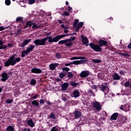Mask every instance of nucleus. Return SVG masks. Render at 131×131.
<instances>
[{
	"mask_svg": "<svg viewBox=\"0 0 131 131\" xmlns=\"http://www.w3.org/2000/svg\"><path fill=\"white\" fill-rule=\"evenodd\" d=\"M66 6H68V5H69V3H68V2L67 1V2H66Z\"/></svg>",
	"mask_w": 131,
	"mask_h": 131,
	"instance_id": "338daca9",
	"label": "nucleus"
},
{
	"mask_svg": "<svg viewBox=\"0 0 131 131\" xmlns=\"http://www.w3.org/2000/svg\"><path fill=\"white\" fill-rule=\"evenodd\" d=\"M20 61L21 58L20 57H15V55H13L6 61L5 67H8L9 65L14 66L16 63H19Z\"/></svg>",
	"mask_w": 131,
	"mask_h": 131,
	"instance_id": "f03ea898",
	"label": "nucleus"
},
{
	"mask_svg": "<svg viewBox=\"0 0 131 131\" xmlns=\"http://www.w3.org/2000/svg\"><path fill=\"white\" fill-rule=\"evenodd\" d=\"M50 118H52V119H56V117L55 116V114L52 113L50 115Z\"/></svg>",
	"mask_w": 131,
	"mask_h": 131,
	"instance_id": "4c0bfd02",
	"label": "nucleus"
},
{
	"mask_svg": "<svg viewBox=\"0 0 131 131\" xmlns=\"http://www.w3.org/2000/svg\"><path fill=\"white\" fill-rule=\"evenodd\" d=\"M32 25V28H33V29H37L39 28V27H41V25H38V24L35 23H33Z\"/></svg>",
	"mask_w": 131,
	"mask_h": 131,
	"instance_id": "aec40b11",
	"label": "nucleus"
},
{
	"mask_svg": "<svg viewBox=\"0 0 131 131\" xmlns=\"http://www.w3.org/2000/svg\"><path fill=\"white\" fill-rule=\"evenodd\" d=\"M67 88H68V83H64L61 85V89L63 91H66V90H67Z\"/></svg>",
	"mask_w": 131,
	"mask_h": 131,
	"instance_id": "bb28decb",
	"label": "nucleus"
},
{
	"mask_svg": "<svg viewBox=\"0 0 131 131\" xmlns=\"http://www.w3.org/2000/svg\"><path fill=\"white\" fill-rule=\"evenodd\" d=\"M36 84V80L35 79H32L30 81L31 85H35Z\"/></svg>",
	"mask_w": 131,
	"mask_h": 131,
	"instance_id": "c85d7f7f",
	"label": "nucleus"
},
{
	"mask_svg": "<svg viewBox=\"0 0 131 131\" xmlns=\"http://www.w3.org/2000/svg\"><path fill=\"white\" fill-rule=\"evenodd\" d=\"M92 106L94 110H96L97 111H101V110H102V105L101 104V103H100L99 102H93Z\"/></svg>",
	"mask_w": 131,
	"mask_h": 131,
	"instance_id": "0eeeda50",
	"label": "nucleus"
},
{
	"mask_svg": "<svg viewBox=\"0 0 131 131\" xmlns=\"http://www.w3.org/2000/svg\"><path fill=\"white\" fill-rule=\"evenodd\" d=\"M39 102H40V104H44V103H45V100H43V99H40Z\"/></svg>",
	"mask_w": 131,
	"mask_h": 131,
	"instance_id": "864d4df0",
	"label": "nucleus"
},
{
	"mask_svg": "<svg viewBox=\"0 0 131 131\" xmlns=\"http://www.w3.org/2000/svg\"><path fill=\"white\" fill-rule=\"evenodd\" d=\"M32 21H28L26 23V25L22 28V29H26L27 27H31L32 26Z\"/></svg>",
	"mask_w": 131,
	"mask_h": 131,
	"instance_id": "6ab92c4d",
	"label": "nucleus"
},
{
	"mask_svg": "<svg viewBox=\"0 0 131 131\" xmlns=\"http://www.w3.org/2000/svg\"><path fill=\"white\" fill-rule=\"evenodd\" d=\"M89 75H90V72L87 70L83 71L80 74V77H82V78H85V77H88Z\"/></svg>",
	"mask_w": 131,
	"mask_h": 131,
	"instance_id": "9d476101",
	"label": "nucleus"
},
{
	"mask_svg": "<svg viewBox=\"0 0 131 131\" xmlns=\"http://www.w3.org/2000/svg\"><path fill=\"white\" fill-rule=\"evenodd\" d=\"M83 60V59H85V57H76L74 56L71 58V60H79V59Z\"/></svg>",
	"mask_w": 131,
	"mask_h": 131,
	"instance_id": "a878e982",
	"label": "nucleus"
},
{
	"mask_svg": "<svg viewBox=\"0 0 131 131\" xmlns=\"http://www.w3.org/2000/svg\"><path fill=\"white\" fill-rule=\"evenodd\" d=\"M120 55L123 56L124 57H129V56H130L129 52H127V51H124V53L121 52L120 53Z\"/></svg>",
	"mask_w": 131,
	"mask_h": 131,
	"instance_id": "412c9836",
	"label": "nucleus"
},
{
	"mask_svg": "<svg viewBox=\"0 0 131 131\" xmlns=\"http://www.w3.org/2000/svg\"><path fill=\"white\" fill-rule=\"evenodd\" d=\"M47 104H48V105H52V103L50 101H48Z\"/></svg>",
	"mask_w": 131,
	"mask_h": 131,
	"instance_id": "69168bd1",
	"label": "nucleus"
},
{
	"mask_svg": "<svg viewBox=\"0 0 131 131\" xmlns=\"http://www.w3.org/2000/svg\"><path fill=\"white\" fill-rule=\"evenodd\" d=\"M59 45H63L66 46V47H72V45H73V42L70 39H67L64 40H61L58 41Z\"/></svg>",
	"mask_w": 131,
	"mask_h": 131,
	"instance_id": "423d86ee",
	"label": "nucleus"
},
{
	"mask_svg": "<svg viewBox=\"0 0 131 131\" xmlns=\"http://www.w3.org/2000/svg\"><path fill=\"white\" fill-rule=\"evenodd\" d=\"M67 99V95H66V94H63L62 96V101H64V102H66Z\"/></svg>",
	"mask_w": 131,
	"mask_h": 131,
	"instance_id": "7c9ffc66",
	"label": "nucleus"
},
{
	"mask_svg": "<svg viewBox=\"0 0 131 131\" xmlns=\"http://www.w3.org/2000/svg\"><path fill=\"white\" fill-rule=\"evenodd\" d=\"M57 66H58V64L57 63H51L50 64V68L51 70H54V69H56Z\"/></svg>",
	"mask_w": 131,
	"mask_h": 131,
	"instance_id": "4be33fe9",
	"label": "nucleus"
},
{
	"mask_svg": "<svg viewBox=\"0 0 131 131\" xmlns=\"http://www.w3.org/2000/svg\"><path fill=\"white\" fill-rule=\"evenodd\" d=\"M58 22H59V23H63V22L62 21V20H58Z\"/></svg>",
	"mask_w": 131,
	"mask_h": 131,
	"instance_id": "774afa93",
	"label": "nucleus"
},
{
	"mask_svg": "<svg viewBox=\"0 0 131 131\" xmlns=\"http://www.w3.org/2000/svg\"><path fill=\"white\" fill-rule=\"evenodd\" d=\"M30 41H31V39L25 40V41H24L23 42V43L20 45V47L21 48H25V47H26V46H27V45H28L29 43V42H30Z\"/></svg>",
	"mask_w": 131,
	"mask_h": 131,
	"instance_id": "ddd939ff",
	"label": "nucleus"
},
{
	"mask_svg": "<svg viewBox=\"0 0 131 131\" xmlns=\"http://www.w3.org/2000/svg\"><path fill=\"white\" fill-rule=\"evenodd\" d=\"M128 107V105H121L120 107V109H121V110H123V111H127V108Z\"/></svg>",
	"mask_w": 131,
	"mask_h": 131,
	"instance_id": "b1692460",
	"label": "nucleus"
},
{
	"mask_svg": "<svg viewBox=\"0 0 131 131\" xmlns=\"http://www.w3.org/2000/svg\"><path fill=\"white\" fill-rule=\"evenodd\" d=\"M18 123H20L21 122V119H17Z\"/></svg>",
	"mask_w": 131,
	"mask_h": 131,
	"instance_id": "680f3d73",
	"label": "nucleus"
},
{
	"mask_svg": "<svg viewBox=\"0 0 131 131\" xmlns=\"http://www.w3.org/2000/svg\"><path fill=\"white\" fill-rule=\"evenodd\" d=\"M24 130H25V131H30V128H28V129L25 128V129H24Z\"/></svg>",
	"mask_w": 131,
	"mask_h": 131,
	"instance_id": "0e129e2a",
	"label": "nucleus"
},
{
	"mask_svg": "<svg viewBox=\"0 0 131 131\" xmlns=\"http://www.w3.org/2000/svg\"><path fill=\"white\" fill-rule=\"evenodd\" d=\"M37 98H38V95H35V96L31 97V99L32 100H35L36 99H37Z\"/></svg>",
	"mask_w": 131,
	"mask_h": 131,
	"instance_id": "a19ab883",
	"label": "nucleus"
},
{
	"mask_svg": "<svg viewBox=\"0 0 131 131\" xmlns=\"http://www.w3.org/2000/svg\"><path fill=\"white\" fill-rule=\"evenodd\" d=\"M128 49H131V43L130 42V43L128 45Z\"/></svg>",
	"mask_w": 131,
	"mask_h": 131,
	"instance_id": "e2e57ef3",
	"label": "nucleus"
},
{
	"mask_svg": "<svg viewBox=\"0 0 131 131\" xmlns=\"http://www.w3.org/2000/svg\"><path fill=\"white\" fill-rule=\"evenodd\" d=\"M124 85H125V88H127L128 86H129V81L126 82L124 84Z\"/></svg>",
	"mask_w": 131,
	"mask_h": 131,
	"instance_id": "49530a36",
	"label": "nucleus"
},
{
	"mask_svg": "<svg viewBox=\"0 0 131 131\" xmlns=\"http://www.w3.org/2000/svg\"><path fill=\"white\" fill-rule=\"evenodd\" d=\"M62 70L63 71H69V70H70V69H69V68L67 67H64L62 68Z\"/></svg>",
	"mask_w": 131,
	"mask_h": 131,
	"instance_id": "37998d69",
	"label": "nucleus"
},
{
	"mask_svg": "<svg viewBox=\"0 0 131 131\" xmlns=\"http://www.w3.org/2000/svg\"><path fill=\"white\" fill-rule=\"evenodd\" d=\"M8 47H10V48H11V47H13V43H9L8 44Z\"/></svg>",
	"mask_w": 131,
	"mask_h": 131,
	"instance_id": "6e6d98bb",
	"label": "nucleus"
},
{
	"mask_svg": "<svg viewBox=\"0 0 131 131\" xmlns=\"http://www.w3.org/2000/svg\"><path fill=\"white\" fill-rule=\"evenodd\" d=\"M99 45H95L93 43H90L89 46L92 50L95 51V52H102V48L101 47H103V46H107V41L99 39L98 41Z\"/></svg>",
	"mask_w": 131,
	"mask_h": 131,
	"instance_id": "f257e3e1",
	"label": "nucleus"
},
{
	"mask_svg": "<svg viewBox=\"0 0 131 131\" xmlns=\"http://www.w3.org/2000/svg\"><path fill=\"white\" fill-rule=\"evenodd\" d=\"M65 76V74H64L63 73H60L59 74V77L60 78H63V77H64Z\"/></svg>",
	"mask_w": 131,
	"mask_h": 131,
	"instance_id": "09e8293b",
	"label": "nucleus"
},
{
	"mask_svg": "<svg viewBox=\"0 0 131 131\" xmlns=\"http://www.w3.org/2000/svg\"><path fill=\"white\" fill-rule=\"evenodd\" d=\"M71 40V41H72V40H74L75 39V37L73 36V37H71V39H70Z\"/></svg>",
	"mask_w": 131,
	"mask_h": 131,
	"instance_id": "4d7b16f0",
	"label": "nucleus"
},
{
	"mask_svg": "<svg viewBox=\"0 0 131 131\" xmlns=\"http://www.w3.org/2000/svg\"><path fill=\"white\" fill-rule=\"evenodd\" d=\"M32 105H33L34 106H35L36 107H37L39 106V103L37 102L36 100H34L31 102Z\"/></svg>",
	"mask_w": 131,
	"mask_h": 131,
	"instance_id": "cd10ccee",
	"label": "nucleus"
},
{
	"mask_svg": "<svg viewBox=\"0 0 131 131\" xmlns=\"http://www.w3.org/2000/svg\"><path fill=\"white\" fill-rule=\"evenodd\" d=\"M117 116H118V113H115L113 115H112L111 118L112 120H116L117 119Z\"/></svg>",
	"mask_w": 131,
	"mask_h": 131,
	"instance_id": "393cba45",
	"label": "nucleus"
},
{
	"mask_svg": "<svg viewBox=\"0 0 131 131\" xmlns=\"http://www.w3.org/2000/svg\"><path fill=\"white\" fill-rule=\"evenodd\" d=\"M31 71L32 73H36V74L42 73V71H41V70L36 68H33Z\"/></svg>",
	"mask_w": 131,
	"mask_h": 131,
	"instance_id": "f8f14e48",
	"label": "nucleus"
},
{
	"mask_svg": "<svg viewBox=\"0 0 131 131\" xmlns=\"http://www.w3.org/2000/svg\"><path fill=\"white\" fill-rule=\"evenodd\" d=\"M3 49H5V47H4V43L2 41L0 40V50H3Z\"/></svg>",
	"mask_w": 131,
	"mask_h": 131,
	"instance_id": "2f4dec72",
	"label": "nucleus"
},
{
	"mask_svg": "<svg viewBox=\"0 0 131 131\" xmlns=\"http://www.w3.org/2000/svg\"><path fill=\"white\" fill-rule=\"evenodd\" d=\"M69 34H62L57 35L54 38L52 37L51 36H49L48 37H45V38H47L48 39V42H57L59 41L61 38H63V37H66V36H68Z\"/></svg>",
	"mask_w": 131,
	"mask_h": 131,
	"instance_id": "7ed1b4c3",
	"label": "nucleus"
},
{
	"mask_svg": "<svg viewBox=\"0 0 131 131\" xmlns=\"http://www.w3.org/2000/svg\"><path fill=\"white\" fill-rule=\"evenodd\" d=\"M81 40L83 45H87V43H89V39L84 35L81 36Z\"/></svg>",
	"mask_w": 131,
	"mask_h": 131,
	"instance_id": "4468645a",
	"label": "nucleus"
},
{
	"mask_svg": "<svg viewBox=\"0 0 131 131\" xmlns=\"http://www.w3.org/2000/svg\"><path fill=\"white\" fill-rule=\"evenodd\" d=\"M85 62V60H75L72 62V64H74L75 65H78L79 64H84Z\"/></svg>",
	"mask_w": 131,
	"mask_h": 131,
	"instance_id": "2eb2a0df",
	"label": "nucleus"
},
{
	"mask_svg": "<svg viewBox=\"0 0 131 131\" xmlns=\"http://www.w3.org/2000/svg\"><path fill=\"white\" fill-rule=\"evenodd\" d=\"M35 3V0H29V4L30 5H32V4H34Z\"/></svg>",
	"mask_w": 131,
	"mask_h": 131,
	"instance_id": "a18cd8bd",
	"label": "nucleus"
},
{
	"mask_svg": "<svg viewBox=\"0 0 131 131\" xmlns=\"http://www.w3.org/2000/svg\"><path fill=\"white\" fill-rule=\"evenodd\" d=\"M50 131H58V127H57V126H54Z\"/></svg>",
	"mask_w": 131,
	"mask_h": 131,
	"instance_id": "79ce46f5",
	"label": "nucleus"
},
{
	"mask_svg": "<svg viewBox=\"0 0 131 131\" xmlns=\"http://www.w3.org/2000/svg\"><path fill=\"white\" fill-rule=\"evenodd\" d=\"M100 91H102L104 94V95H108L109 94L110 90L109 88L106 86H104V85H102L99 88Z\"/></svg>",
	"mask_w": 131,
	"mask_h": 131,
	"instance_id": "1a4fd4ad",
	"label": "nucleus"
},
{
	"mask_svg": "<svg viewBox=\"0 0 131 131\" xmlns=\"http://www.w3.org/2000/svg\"><path fill=\"white\" fill-rule=\"evenodd\" d=\"M34 48H35V46L31 45L30 46H29L27 48L26 50H24L22 52L21 57L22 58H24L25 57V56H27V55H28V54H29V53H30V52H31L32 51H33V49H34Z\"/></svg>",
	"mask_w": 131,
	"mask_h": 131,
	"instance_id": "20e7f679",
	"label": "nucleus"
},
{
	"mask_svg": "<svg viewBox=\"0 0 131 131\" xmlns=\"http://www.w3.org/2000/svg\"><path fill=\"white\" fill-rule=\"evenodd\" d=\"M92 90H95V91H97V86L94 85L92 86Z\"/></svg>",
	"mask_w": 131,
	"mask_h": 131,
	"instance_id": "3c124183",
	"label": "nucleus"
},
{
	"mask_svg": "<svg viewBox=\"0 0 131 131\" xmlns=\"http://www.w3.org/2000/svg\"><path fill=\"white\" fill-rule=\"evenodd\" d=\"M79 22L78 19H76L74 21V27L76 28V31H78L79 30V29L81 27H82L83 26V23L80 22L79 24H78Z\"/></svg>",
	"mask_w": 131,
	"mask_h": 131,
	"instance_id": "6e6552de",
	"label": "nucleus"
},
{
	"mask_svg": "<svg viewBox=\"0 0 131 131\" xmlns=\"http://www.w3.org/2000/svg\"><path fill=\"white\" fill-rule=\"evenodd\" d=\"M47 40H48V38H44L41 39H37L34 41V43H35L37 47H38V46H46Z\"/></svg>",
	"mask_w": 131,
	"mask_h": 131,
	"instance_id": "39448f33",
	"label": "nucleus"
},
{
	"mask_svg": "<svg viewBox=\"0 0 131 131\" xmlns=\"http://www.w3.org/2000/svg\"><path fill=\"white\" fill-rule=\"evenodd\" d=\"M27 124L31 127H33V126L35 125V123H34L31 119H30L27 121Z\"/></svg>",
	"mask_w": 131,
	"mask_h": 131,
	"instance_id": "a211bd4d",
	"label": "nucleus"
},
{
	"mask_svg": "<svg viewBox=\"0 0 131 131\" xmlns=\"http://www.w3.org/2000/svg\"><path fill=\"white\" fill-rule=\"evenodd\" d=\"M22 20H23V17L21 16L18 17L16 19V21L17 22H20V21H22Z\"/></svg>",
	"mask_w": 131,
	"mask_h": 131,
	"instance_id": "f704fd0d",
	"label": "nucleus"
},
{
	"mask_svg": "<svg viewBox=\"0 0 131 131\" xmlns=\"http://www.w3.org/2000/svg\"><path fill=\"white\" fill-rule=\"evenodd\" d=\"M68 32H69V31L68 30H64V33H68Z\"/></svg>",
	"mask_w": 131,
	"mask_h": 131,
	"instance_id": "052dcab7",
	"label": "nucleus"
},
{
	"mask_svg": "<svg viewBox=\"0 0 131 131\" xmlns=\"http://www.w3.org/2000/svg\"><path fill=\"white\" fill-rule=\"evenodd\" d=\"M68 9H69L68 10V12H70L71 11V10H72V8L71 7H70V6H68Z\"/></svg>",
	"mask_w": 131,
	"mask_h": 131,
	"instance_id": "13d9d810",
	"label": "nucleus"
},
{
	"mask_svg": "<svg viewBox=\"0 0 131 131\" xmlns=\"http://www.w3.org/2000/svg\"><path fill=\"white\" fill-rule=\"evenodd\" d=\"M75 118H80V116H81V113L79 111L75 112Z\"/></svg>",
	"mask_w": 131,
	"mask_h": 131,
	"instance_id": "5701e85b",
	"label": "nucleus"
},
{
	"mask_svg": "<svg viewBox=\"0 0 131 131\" xmlns=\"http://www.w3.org/2000/svg\"><path fill=\"white\" fill-rule=\"evenodd\" d=\"M113 78L114 80H119L121 78V76L118 74L115 73L113 75Z\"/></svg>",
	"mask_w": 131,
	"mask_h": 131,
	"instance_id": "f3484780",
	"label": "nucleus"
},
{
	"mask_svg": "<svg viewBox=\"0 0 131 131\" xmlns=\"http://www.w3.org/2000/svg\"><path fill=\"white\" fill-rule=\"evenodd\" d=\"M69 15H70V13H69V11L68 12L66 11L63 13H62V16H69Z\"/></svg>",
	"mask_w": 131,
	"mask_h": 131,
	"instance_id": "c9c22d12",
	"label": "nucleus"
},
{
	"mask_svg": "<svg viewBox=\"0 0 131 131\" xmlns=\"http://www.w3.org/2000/svg\"><path fill=\"white\" fill-rule=\"evenodd\" d=\"M7 130L8 131H14V127L12 126H9L7 128Z\"/></svg>",
	"mask_w": 131,
	"mask_h": 131,
	"instance_id": "c756f323",
	"label": "nucleus"
},
{
	"mask_svg": "<svg viewBox=\"0 0 131 131\" xmlns=\"http://www.w3.org/2000/svg\"><path fill=\"white\" fill-rule=\"evenodd\" d=\"M56 58H58V59H60V58H61V54L58 53L56 54Z\"/></svg>",
	"mask_w": 131,
	"mask_h": 131,
	"instance_id": "de8ad7c7",
	"label": "nucleus"
},
{
	"mask_svg": "<svg viewBox=\"0 0 131 131\" xmlns=\"http://www.w3.org/2000/svg\"><path fill=\"white\" fill-rule=\"evenodd\" d=\"M7 27L5 28L4 27H0V31H3V30H5V29H7Z\"/></svg>",
	"mask_w": 131,
	"mask_h": 131,
	"instance_id": "603ef678",
	"label": "nucleus"
},
{
	"mask_svg": "<svg viewBox=\"0 0 131 131\" xmlns=\"http://www.w3.org/2000/svg\"><path fill=\"white\" fill-rule=\"evenodd\" d=\"M92 61L93 63H100V62H101V60L100 59H93L92 60Z\"/></svg>",
	"mask_w": 131,
	"mask_h": 131,
	"instance_id": "72a5a7b5",
	"label": "nucleus"
},
{
	"mask_svg": "<svg viewBox=\"0 0 131 131\" xmlns=\"http://www.w3.org/2000/svg\"><path fill=\"white\" fill-rule=\"evenodd\" d=\"M10 77V76H9V74L7 73L6 72H4L2 74V78L1 80L2 81L5 82L6 80H8V79Z\"/></svg>",
	"mask_w": 131,
	"mask_h": 131,
	"instance_id": "9b49d317",
	"label": "nucleus"
},
{
	"mask_svg": "<svg viewBox=\"0 0 131 131\" xmlns=\"http://www.w3.org/2000/svg\"><path fill=\"white\" fill-rule=\"evenodd\" d=\"M71 64H73L72 63H66L65 64V66H70V65H71Z\"/></svg>",
	"mask_w": 131,
	"mask_h": 131,
	"instance_id": "bf43d9fd",
	"label": "nucleus"
},
{
	"mask_svg": "<svg viewBox=\"0 0 131 131\" xmlns=\"http://www.w3.org/2000/svg\"><path fill=\"white\" fill-rule=\"evenodd\" d=\"M13 102V99H7L6 100V103L8 104H11Z\"/></svg>",
	"mask_w": 131,
	"mask_h": 131,
	"instance_id": "c03bdc74",
	"label": "nucleus"
},
{
	"mask_svg": "<svg viewBox=\"0 0 131 131\" xmlns=\"http://www.w3.org/2000/svg\"><path fill=\"white\" fill-rule=\"evenodd\" d=\"M70 84L72 85L73 86H76V85H78V83H75L74 82H71Z\"/></svg>",
	"mask_w": 131,
	"mask_h": 131,
	"instance_id": "ea45409f",
	"label": "nucleus"
},
{
	"mask_svg": "<svg viewBox=\"0 0 131 131\" xmlns=\"http://www.w3.org/2000/svg\"><path fill=\"white\" fill-rule=\"evenodd\" d=\"M80 93L77 90H75L72 95V97H73L74 98H77L78 97H79Z\"/></svg>",
	"mask_w": 131,
	"mask_h": 131,
	"instance_id": "dca6fc26",
	"label": "nucleus"
},
{
	"mask_svg": "<svg viewBox=\"0 0 131 131\" xmlns=\"http://www.w3.org/2000/svg\"><path fill=\"white\" fill-rule=\"evenodd\" d=\"M5 4L6 6H10L11 5V1L10 0H6Z\"/></svg>",
	"mask_w": 131,
	"mask_h": 131,
	"instance_id": "58836bf2",
	"label": "nucleus"
},
{
	"mask_svg": "<svg viewBox=\"0 0 131 131\" xmlns=\"http://www.w3.org/2000/svg\"><path fill=\"white\" fill-rule=\"evenodd\" d=\"M61 28H63V29H64V30H67L69 28V26H65V25H64V24L61 25Z\"/></svg>",
	"mask_w": 131,
	"mask_h": 131,
	"instance_id": "473e14b6",
	"label": "nucleus"
},
{
	"mask_svg": "<svg viewBox=\"0 0 131 131\" xmlns=\"http://www.w3.org/2000/svg\"><path fill=\"white\" fill-rule=\"evenodd\" d=\"M88 93L89 94H90L91 95H93V91H92L91 89H89L88 90Z\"/></svg>",
	"mask_w": 131,
	"mask_h": 131,
	"instance_id": "8fccbe9b",
	"label": "nucleus"
},
{
	"mask_svg": "<svg viewBox=\"0 0 131 131\" xmlns=\"http://www.w3.org/2000/svg\"><path fill=\"white\" fill-rule=\"evenodd\" d=\"M68 77H69V78H71L73 77V74L72 72H68Z\"/></svg>",
	"mask_w": 131,
	"mask_h": 131,
	"instance_id": "e433bc0d",
	"label": "nucleus"
},
{
	"mask_svg": "<svg viewBox=\"0 0 131 131\" xmlns=\"http://www.w3.org/2000/svg\"><path fill=\"white\" fill-rule=\"evenodd\" d=\"M119 74H120V75H124V72H123V71H120L119 72Z\"/></svg>",
	"mask_w": 131,
	"mask_h": 131,
	"instance_id": "5fc2aeb1",
	"label": "nucleus"
}]
</instances>
